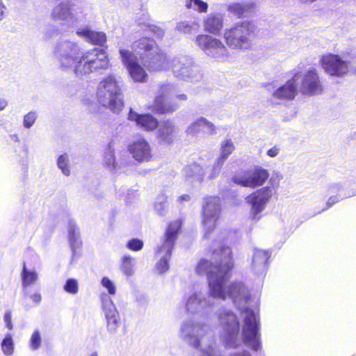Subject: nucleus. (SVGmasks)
Returning a JSON list of instances; mask_svg holds the SVG:
<instances>
[{"label": "nucleus", "mask_w": 356, "mask_h": 356, "mask_svg": "<svg viewBox=\"0 0 356 356\" xmlns=\"http://www.w3.org/2000/svg\"><path fill=\"white\" fill-rule=\"evenodd\" d=\"M227 298L232 299L241 311L243 325L241 335L238 316L230 309H219L218 321L222 344L226 348L236 349L243 343L252 350L258 351L261 348L259 316L258 311L252 308L254 301L243 282H232L228 286H223L218 277L210 276L208 291H195L191 294L186 300L185 309L187 313L206 320L216 305L215 300Z\"/></svg>", "instance_id": "nucleus-1"}, {"label": "nucleus", "mask_w": 356, "mask_h": 356, "mask_svg": "<svg viewBox=\"0 0 356 356\" xmlns=\"http://www.w3.org/2000/svg\"><path fill=\"white\" fill-rule=\"evenodd\" d=\"M53 55L61 71H73L77 76L106 70L110 66L108 55L103 49L84 51L77 42L67 40L56 43Z\"/></svg>", "instance_id": "nucleus-2"}, {"label": "nucleus", "mask_w": 356, "mask_h": 356, "mask_svg": "<svg viewBox=\"0 0 356 356\" xmlns=\"http://www.w3.org/2000/svg\"><path fill=\"white\" fill-rule=\"evenodd\" d=\"M227 231L221 232L220 235L215 240V243L219 245V248H215L212 252L213 261L201 259L196 266L197 274H206L208 281L210 276L216 277L222 282L223 286H229L228 280L230 277V270L234 266L230 248L222 244L227 236Z\"/></svg>", "instance_id": "nucleus-3"}, {"label": "nucleus", "mask_w": 356, "mask_h": 356, "mask_svg": "<svg viewBox=\"0 0 356 356\" xmlns=\"http://www.w3.org/2000/svg\"><path fill=\"white\" fill-rule=\"evenodd\" d=\"M99 103L113 113H119L123 107V95L120 81L113 74L104 78L97 86Z\"/></svg>", "instance_id": "nucleus-4"}, {"label": "nucleus", "mask_w": 356, "mask_h": 356, "mask_svg": "<svg viewBox=\"0 0 356 356\" xmlns=\"http://www.w3.org/2000/svg\"><path fill=\"white\" fill-rule=\"evenodd\" d=\"M181 221L178 219L169 223L163 237L155 248V254L159 258L156 269L159 274H163L169 269V260L181 227Z\"/></svg>", "instance_id": "nucleus-5"}, {"label": "nucleus", "mask_w": 356, "mask_h": 356, "mask_svg": "<svg viewBox=\"0 0 356 356\" xmlns=\"http://www.w3.org/2000/svg\"><path fill=\"white\" fill-rule=\"evenodd\" d=\"M254 26L249 22L237 24L229 29H226L223 39L231 49L248 50L252 45L255 38Z\"/></svg>", "instance_id": "nucleus-6"}, {"label": "nucleus", "mask_w": 356, "mask_h": 356, "mask_svg": "<svg viewBox=\"0 0 356 356\" xmlns=\"http://www.w3.org/2000/svg\"><path fill=\"white\" fill-rule=\"evenodd\" d=\"M188 96L177 92L175 85L165 83L161 85L155 96L152 106V110L159 114H170L176 111L181 106L179 102H186Z\"/></svg>", "instance_id": "nucleus-7"}, {"label": "nucleus", "mask_w": 356, "mask_h": 356, "mask_svg": "<svg viewBox=\"0 0 356 356\" xmlns=\"http://www.w3.org/2000/svg\"><path fill=\"white\" fill-rule=\"evenodd\" d=\"M210 332L211 327L209 324L194 318L184 320L179 328L180 337L194 348L200 347Z\"/></svg>", "instance_id": "nucleus-8"}, {"label": "nucleus", "mask_w": 356, "mask_h": 356, "mask_svg": "<svg viewBox=\"0 0 356 356\" xmlns=\"http://www.w3.org/2000/svg\"><path fill=\"white\" fill-rule=\"evenodd\" d=\"M195 44L206 56L216 61L227 62L232 59V54L222 41L211 35H197Z\"/></svg>", "instance_id": "nucleus-9"}, {"label": "nucleus", "mask_w": 356, "mask_h": 356, "mask_svg": "<svg viewBox=\"0 0 356 356\" xmlns=\"http://www.w3.org/2000/svg\"><path fill=\"white\" fill-rule=\"evenodd\" d=\"M87 14L81 5L63 1L54 7L51 18L54 21H63L70 25H76L86 19Z\"/></svg>", "instance_id": "nucleus-10"}, {"label": "nucleus", "mask_w": 356, "mask_h": 356, "mask_svg": "<svg viewBox=\"0 0 356 356\" xmlns=\"http://www.w3.org/2000/svg\"><path fill=\"white\" fill-rule=\"evenodd\" d=\"M171 67L175 77L186 81H198L202 78V70L193 58L179 56L171 60Z\"/></svg>", "instance_id": "nucleus-11"}, {"label": "nucleus", "mask_w": 356, "mask_h": 356, "mask_svg": "<svg viewBox=\"0 0 356 356\" xmlns=\"http://www.w3.org/2000/svg\"><path fill=\"white\" fill-rule=\"evenodd\" d=\"M202 205V223L204 231V238H209L210 234L216 227L220 212V200L218 197H207Z\"/></svg>", "instance_id": "nucleus-12"}, {"label": "nucleus", "mask_w": 356, "mask_h": 356, "mask_svg": "<svg viewBox=\"0 0 356 356\" xmlns=\"http://www.w3.org/2000/svg\"><path fill=\"white\" fill-rule=\"evenodd\" d=\"M273 194L271 186L263 187L249 195L246 198L247 204L250 207V216L252 220H258L259 215L266 208Z\"/></svg>", "instance_id": "nucleus-13"}, {"label": "nucleus", "mask_w": 356, "mask_h": 356, "mask_svg": "<svg viewBox=\"0 0 356 356\" xmlns=\"http://www.w3.org/2000/svg\"><path fill=\"white\" fill-rule=\"evenodd\" d=\"M268 177L269 173L266 169L261 166H255L241 175H234L232 180L234 184L241 186L254 188L262 186Z\"/></svg>", "instance_id": "nucleus-14"}, {"label": "nucleus", "mask_w": 356, "mask_h": 356, "mask_svg": "<svg viewBox=\"0 0 356 356\" xmlns=\"http://www.w3.org/2000/svg\"><path fill=\"white\" fill-rule=\"evenodd\" d=\"M322 68L327 74L334 76H343L349 70V63L343 60L339 55L328 54L320 59Z\"/></svg>", "instance_id": "nucleus-15"}, {"label": "nucleus", "mask_w": 356, "mask_h": 356, "mask_svg": "<svg viewBox=\"0 0 356 356\" xmlns=\"http://www.w3.org/2000/svg\"><path fill=\"white\" fill-rule=\"evenodd\" d=\"M300 90L302 94L308 96L318 95L323 92V87L315 69H309L303 74Z\"/></svg>", "instance_id": "nucleus-16"}, {"label": "nucleus", "mask_w": 356, "mask_h": 356, "mask_svg": "<svg viewBox=\"0 0 356 356\" xmlns=\"http://www.w3.org/2000/svg\"><path fill=\"white\" fill-rule=\"evenodd\" d=\"M120 54L132 79L135 82H145L147 74L145 70L136 61L135 55L129 50L122 49H120Z\"/></svg>", "instance_id": "nucleus-17"}, {"label": "nucleus", "mask_w": 356, "mask_h": 356, "mask_svg": "<svg viewBox=\"0 0 356 356\" xmlns=\"http://www.w3.org/2000/svg\"><path fill=\"white\" fill-rule=\"evenodd\" d=\"M271 251L254 248L252 251L250 266L251 272L258 277H263L268 270V261L271 256Z\"/></svg>", "instance_id": "nucleus-18"}, {"label": "nucleus", "mask_w": 356, "mask_h": 356, "mask_svg": "<svg viewBox=\"0 0 356 356\" xmlns=\"http://www.w3.org/2000/svg\"><path fill=\"white\" fill-rule=\"evenodd\" d=\"M132 157L138 162H147L152 158V150L149 144L143 138L134 141L128 147Z\"/></svg>", "instance_id": "nucleus-19"}, {"label": "nucleus", "mask_w": 356, "mask_h": 356, "mask_svg": "<svg viewBox=\"0 0 356 356\" xmlns=\"http://www.w3.org/2000/svg\"><path fill=\"white\" fill-rule=\"evenodd\" d=\"M299 73H296L285 84L279 87L273 93V97L280 100H291L295 98L298 94Z\"/></svg>", "instance_id": "nucleus-20"}, {"label": "nucleus", "mask_w": 356, "mask_h": 356, "mask_svg": "<svg viewBox=\"0 0 356 356\" xmlns=\"http://www.w3.org/2000/svg\"><path fill=\"white\" fill-rule=\"evenodd\" d=\"M142 62L146 68L152 71L165 69L168 65L166 56L159 47L156 51L144 54L142 56Z\"/></svg>", "instance_id": "nucleus-21"}, {"label": "nucleus", "mask_w": 356, "mask_h": 356, "mask_svg": "<svg viewBox=\"0 0 356 356\" xmlns=\"http://www.w3.org/2000/svg\"><path fill=\"white\" fill-rule=\"evenodd\" d=\"M186 131L187 135L193 137H198L200 135H214L216 134V126L203 117L197 119L188 126Z\"/></svg>", "instance_id": "nucleus-22"}, {"label": "nucleus", "mask_w": 356, "mask_h": 356, "mask_svg": "<svg viewBox=\"0 0 356 356\" xmlns=\"http://www.w3.org/2000/svg\"><path fill=\"white\" fill-rule=\"evenodd\" d=\"M128 119L136 122V125L146 131L156 129L159 122L156 118L150 114H139L131 108L129 109Z\"/></svg>", "instance_id": "nucleus-23"}, {"label": "nucleus", "mask_w": 356, "mask_h": 356, "mask_svg": "<svg viewBox=\"0 0 356 356\" xmlns=\"http://www.w3.org/2000/svg\"><path fill=\"white\" fill-rule=\"evenodd\" d=\"M76 33L78 36L83 38L86 42L95 45L103 47L107 40L105 33L91 30L87 26L78 29Z\"/></svg>", "instance_id": "nucleus-24"}, {"label": "nucleus", "mask_w": 356, "mask_h": 356, "mask_svg": "<svg viewBox=\"0 0 356 356\" xmlns=\"http://www.w3.org/2000/svg\"><path fill=\"white\" fill-rule=\"evenodd\" d=\"M177 127L170 120L163 122L157 130V138L163 144H171L177 136Z\"/></svg>", "instance_id": "nucleus-25"}, {"label": "nucleus", "mask_w": 356, "mask_h": 356, "mask_svg": "<svg viewBox=\"0 0 356 356\" xmlns=\"http://www.w3.org/2000/svg\"><path fill=\"white\" fill-rule=\"evenodd\" d=\"M204 31L213 34H218L223 26V19L220 14H209L203 21Z\"/></svg>", "instance_id": "nucleus-26"}, {"label": "nucleus", "mask_w": 356, "mask_h": 356, "mask_svg": "<svg viewBox=\"0 0 356 356\" xmlns=\"http://www.w3.org/2000/svg\"><path fill=\"white\" fill-rule=\"evenodd\" d=\"M183 175L191 182H201L205 175V170L198 163H193L183 169Z\"/></svg>", "instance_id": "nucleus-27"}, {"label": "nucleus", "mask_w": 356, "mask_h": 356, "mask_svg": "<svg viewBox=\"0 0 356 356\" xmlns=\"http://www.w3.org/2000/svg\"><path fill=\"white\" fill-rule=\"evenodd\" d=\"M156 42L148 38H143L136 41L132 44V49L140 54V58L146 53L157 51Z\"/></svg>", "instance_id": "nucleus-28"}, {"label": "nucleus", "mask_w": 356, "mask_h": 356, "mask_svg": "<svg viewBox=\"0 0 356 356\" xmlns=\"http://www.w3.org/2000/svg\"><path fill=\"white\" fill-rule=\"evenodd\" d=\"M68 238L70 248L74 255L76 250L81 245V241L79 229L73 220H70L68 222Z\"/></svg>", "instance_id": "nucleus-29"}, {"label": "nucleus", "mask_w": 356, "mask_h": 356, "mask_svg": "<svg viewBox=\"0 0 356 356\" xmlns=\"http://www.w3.org/2000/svg\"><path fill=\"white\" fill-rule=\"evenodd\" d=\"M120 270L127 277H132L136 271V259L130 255H124L120 260Z\"/></svg>", "instance_id": "nucleus-30"}, {"label": "nucleus", "mask_w": 356, "mask_h": 356, "mask_svg": "<svg viewBox=\"0 0 356 356\" xmlns=\"http://www.w3.org/2000/svg\"><path fill=\"white\" fill-rule=\"evenodd\" d=\"M102 309L105 318H108L119 315L118 312L111 297L107 294H103L101 296Z\"/></svg>", "instance_id": "nucleus-31"}, {"label": "nucleus", "mask_w": 356, "mask_h": 356, "mask_svg": "<svg viewBox=\"0 0 356 356\" xmlns=\"http://www.w3.org/2000/svg\"><path fill=\"white\" fill-rule=\"evenodd\" d=\"M342 186L339 184H335L332 186H330L329 190L331 193L337 192L339 193L338 195L336 196H331L327 203H326V207L322 209V211H325L330 208L332 205L338 202L340 200H343L345 197H350L352 195H356V193H351L349 194H344L343 195H341V190Z\"/></svg>", "instance_id": "nucleus-32"}, {"label": "nucleus", "mask_w": 356, "mask_h": 356, "mask_svg": "<svg viewBox=\"0 0 356 356\" xmlns=\"http://www.w3.org/2000/svg\"><path fill=\"white\" fill-rule=\"evenodd\" d=\"M38 280V274L35 271L30 270L26 268V264H24L22 271V286L24 295L26 294V288L34 284Z\"/></svg>", "instance_id": "nucleus-33"}, {"label": "nucleus", "mask_w": 356, "mask_h": 356, "mask_svg": "<svg viewBox=\"0 0 356 356\" xmlns=\"http://www.w3.org/2000/svg\"><path fill=\"white\" fill-rule=\"evenodd\" d=\"M103 161L104 165L109 170H117L114 149L112 148L111 144H108V147L104 153Z\"/></svg>", "instance_id": "nucleus-34"}, {"label": "nucleus", "mask_w": 356, "mask_h": 356, "mask_svg": "<svg viewBox=\"0 0 356 356\" xmlns=\"http://www.w3.org/2000/svg\"><path fill=\"white\" fill-rule=\"evenodd\" d=\"M199 25L195 22L182 21L177 24L176 29L185 34H195L197 32Z\"/></svg>", "instance_id": "nucleus-35"}, {"label": "nucleus", "mask_w": 356, "mask_h": 356, "mask_svg": "<svg viewBox=\"0 0 356 356\" xmlns=\"http://www.w3.org/2000/svg\"><path fill=\"white\" fill-rule=\"evenodd\" d=\"M234 149L235 146L232 139L227 138L224 140L220 144V154L218 159L225 161Z\"/></svg>", "instance_id": "nucleus-36"}, {"label": "nucleus", "mask_w": 356, "mask_h": 356, "mask_svg": "<svg viewBox=\"0 0 356 356\" xmlns=\"http://www.w3.org/2000/svg\"><path fill=\"white\" fill-rule=\"evenodd\" d=\"M168 205L167 196L163 193L158 195L154 203V209L156 213L161 216H165L168 211Z\"/></svg>", "instance_id": "nucleus-37"}, {"label": "nucleus", "mask_w": 356, "mask_h": 356, "mask_svg": "<svg viewBox=\"0 0 356 356\" xmlns=\"http://www.w3.org/2000/svg\"><path fill=\"white\" fill-rule=\"evenodd\" d=\"M1 348L3 353L6 356H10L14 353L15 345L12 335L6 334L1 343Z\"/></svg>", "instance_id": "nucleus-38"}, {"label": "nucleus", "mask_w": 356, "mask_h": 356, "mask_svg": "<svg viewBox=\"0 0 356 356\" xmlns=\"http://www.w3.org/2000/svg\"><path fill=\"white\" fill-rule=\"evenodd\" d=\"M185 6L188 9H193L199 13H206L208 9L207 3L202 0H184Z\"/></svg>", "instance_id": "nucleus-39"}, {"label": "nucleus", "mask_w": 356, "mask_h": 356, "mask_svg": "<svg viewBox=\"0 0 356 356\" xmlns=\"http://www.w3.org/2000/svg\"><path fill=\"white\" fill-rule=\"evenodd\" d=\"M57 165L63 175L65 176H69L70 175L69 159L67 154H63L58 156L57 159Z\"/></svg>", "instance_id": "nucleus-40"}, {"label": "nucleus", "mask_w": 356, "mask_h": 356, "mask_svg": "<svg viewBox=\"0 0 356 356\" xmlns=\"http://www.w3.org/2000/svg\"><path fill=\"white\" fill-rule=\"evenodd\" d=\"M106 320L108 332L110 334L115 335L120 325L119 315L106 318Z\"/></svg>", "instance_id": "nucleus-41"}, {"label": "nucleus", "mask_w": 356, "mask_h": 356, "mask_svg": "<svg viewBox=\"0 0 356 356\" xmlns=\"http://www.w3.org/2000/svg\"><path fill=\"white\" fill-rule=\"evenodd\" d=\"M63 289L65 292L75 295L79 291V284L76 279L74 278H69L66 280Z\"/></svg>", "instance_id": "nucleus-42"}, {"label": "nucleus", "mask_w": 356, "mask_h": 356, "mask_svg": "<svg viewBox=\"0 0 356 356\" xmlns=\"http://www.w3.org/2000/svg\"><path fill=\"white\" fill-rule=\"evenodd\" d=\"M38 119V114L35 111H31L26 113L23 118V127L25 129L31 128Z\"/></svg>", "instance_id": "nucleus-43"}, {"label": "nucleus", "mask_w": 356, "mask_h": 356, "mask_svg": "<svg viewBox=\"0 0 356 356\" xmlns=\"http://www.w3.org/2000/svg\"><path fill=\"white\" fill-rule=\"evenodd\" d=\"M42 337L39 330H35L31 336L29 346L32 350H37L41 346Z\"/></svg>", "instance_id": "nucleus-44"}, {"label": "nucleus", "mask_w": 356, "mask_h": 356, "mask_svg": "<svg viewBox=\"0 0 356 356\" xmlns=\"http://www.w3.org/2000/svg\"><path fill=\"white\" fill-rule=\"evenodd\" d=\"M250 7L248 5H244L241 3H234L229 6V10L234 13L238 17L243 16L246 12L248 11Z\"/></svg>", "instance_id": "nucleus-45"}, {"label": "nucleus", "mask_w": 356, "mask_h": 356, "mask_svg": "<svg viewBox=\"0 0 356 356\" xmlns=\"http://www.w3.org/2000/svg\"><path fill=\"white\" fill-rule=\"evenodd\" d=\"M102 286L106 289L109 295H115L116 293V286L114 282L108 277H104L101 280Z\"/></svg>", "instance_id": "nucleus-46"}, {"label": "nucleus", "mask_w": 356, "mask_h": 356, "mask_svg": "<svg viewBox=\"0 0 356 356\" xmlns=\"http://www.w3.org/2000/svg\"><path fill=\"white\" fill-rule=\"evenodd\" d=\"M143 245L144 243L142 240L134 238L127 241L126 247L131 251L137 252L142 250Z\"/></svg>", "instance_id": "nucleus-47"}, {"label": "nucleus", "mask_w": 356, "mask_h": 356, "mask_svg": "<svg viewBox=\"0 0 356 356\" xmlns=\"http://www.w3.org/2000/svg\"><path fill=\"white\" fill-rule=\"evenodd\" d=\"M225 161L217 159L215 163L213 165L211 172L209 175V179L216 178L220 172L221 168L224 165Z\"/></svg>", "instance_id": "nucleus-48"}, {"label": "nucleus", "mask_w": 356, "mask_h": 356, "mask_svg": "<svg viewBox=\"0 0 356 356\" xmlns=\"http://www.w3.org/2000/svg\"><path fill=\"white\" fill-rule=\"evenodd\" d=\"M11 318H12V314H11V312L10 311H8L5 313V315H4V321L6 324V327L9 329V330H12L13 329V324H12V322H11Z\"/></svg>", "instance_id": "nucleus-49"}, {"label": "nucleus", "mask_w": 356, "mask_h": 356, "mask_svg": "<svg viewBox=\"0 0 356 356\" xmlns=\"http://www.w3.org/2000/svg\"><path fill=\"white\" fill-rule=\"evenodd\" d=\"M7 12V8L4 4L3 1L0 3V22L2 21L6 16Z\"/></svg>", "instance_id": "nucleus-50"}, {"label": "nucleus", "mask_w": 356, "mask_h": 356, "mask_svg": "<svg viewBox=\"0 0 356 356\" xmlns=\"http://www.w3.org/2000/svg\"><path fill=\"white\" fill-rule=\"evenodd\" d=\"M278 153H279V149L276 147H273V148L268 149L267 152V154L270 157H275L278 154Z\"/></svg>", "instance_id": "nucleus-51"}, {"label": "nucleus", "mask_w": 356, "mask_h": 356, "mask_svg": "<svg viewBox=\"0 0 356 356\" xmlns=\"http://www.w3.org/2000/svg\"><path fill=\"white\" fill-rule=\"evenodd\" d=\"M31 299L35 302L36 304H38L41 301V296L40 293H35L30 296Z\"/></svg>", "instance_id": "nucleus-52"}, {"label": "nucleus", "mask_w": 356, "mask_h": 356, "mask_svg": "<svg viewBox=\"0 0 356 356\" xmlns=\"http://www.w3.org/2000/svg\"><path fill=\"white\" fill-rule=\"evenodd\" d=\"M230 356H251L248 351L236 352L230 355Z\"/></svg>", "instance_id": "nucleus-53"}, {"label": "nucleus", "mask_w": 356, "mask_h": 356, "mask_svg": "<svg viewBox=\"0 0 356 356\" xmlns=\"http://www.w3.org/2000/svg\"><path fill=\"white\" fill-rule=\"evenodd\" d=\"M190 199H191V197L188 195L184 194V195H182L179 197L178 201L180 203H182L183 202H188L190 200Z\"/></svg>", "instance_id": "nucleus-54"}, {"label": "nucleus", "mask_w": 356, "mask_h": 356, "mask_svg": "<svg viewBox=\"0 0 356 356\" xmlns=\"http://www.w3.org/2000/svg\"><path fill=\"white\" fill-rule=\"evenodd\" d=\"M8 106V101L3 98L0 99V111H3Z\"/></svg>", "instance_id": "nucleus-55"}, {"label": "nucleus", "mask_w": 356, "mask_h": 356, "mask_svg": "<svg viewBox=\"0 0 356 356\" xmlns=\"http://www.w3.org/2000/svg\"><path fill=\"white\" fill-rule=\"evenodd\" d=\"M10 137L13 141L16 142V143L19 142V137L18 136L17 134H12V135H10Z\"/></svg>", "instance_id": "nucleus-56"}, {"label": "nucleus", "mask_w": 356, "mask_h": 356, "mask_svg": "<svg viewBox=\"0 0 356 356\" xmlns=\"http://www.w3.org/2000/svg\"><path fill=\"white\" fill-rule=\"evenodd\" d=\"M89 356H99L97 352H92Z\"/></svg>", "instance_id": "nucleus-57"}, {"label": "nucleus", "mask_w": 356, "mask_h": 356, "mask_svg": "<svg viewBox=\"0 0 356 356\" xmlns=\"http://www.w3.org/2000/svg\"><path fill=\"white\" fill-rule=\"evenodd\" d=\"M49 38H50V37H49V36H47V37H46V39H47V40H48V39H49Z\"/></svg>", "instance_id": "nucleus-58"}, {"label": "nucleus", "mask_w": 356, "mask_h": 356, "mask_svg": "<svg viewBox=\"0 0 356 356\" xmlns=\"http://www.w3.org/2000/svg\"><path fill=\"white\" fill-rule=\"evenodd\" d=\"M2 1H3V0H0V3L2 2Z\"/></svg>", "instance_id": "nucleus-59"}]
</instances>
